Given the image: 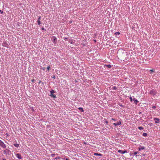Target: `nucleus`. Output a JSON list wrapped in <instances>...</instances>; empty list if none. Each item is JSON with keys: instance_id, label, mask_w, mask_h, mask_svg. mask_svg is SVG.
<instances>
[{"instance_id": "nucleus-26", "label": "nucleus", "mask_w": 160, "mask_h": 160, "mask_svg": "<svg viewBox=\"0 0 160 160\" xmlns=\"http://www.w3.org/2000/svg\"><path fill=\"white\" fill-rule=\"evenodd\" d=\"M119 105L121 107H123V106L121 104H119Z\"/></svg>"}, {"instance_id": "nucleus-31", "label": "nucleus", "mask_w": 160, "mask_h": 160, "mask_svg": "<svg viewBox=\"0 0 160 160\" xmlns=\"http://www.w3.org/2000/svg\"><path fill=\"white\" fill-rule=\"evenodd\" d=\"M105 122L107 124H108V122L107 121H106Z\"/></svg>"}, {"instance_id": "nucleus-34", "label": "nucleus", "mask_w": 160, "mask_h": 160, "mask_svg": "<svg viewBox=\"0 0 160 160\" xmlns=\"http://www.w3.org/2000/svg\"><path fill=\"white\" fill-rule=\"evenodd\" d=\"M52 78H53V79H55L56 77L55 76H53Z\"/></svg>"}, {"instance_id": "nucleus-30", "label": "nucleus", "mask_w": 160, "mask_h": 160, "mask_svg": "<svg viewBox=\"0 0 160 160\" xmlns=\"http://www.w3.org/2000/svg\"><path fill=\"white\" fill-rule=\"evenodd\" d=\"M0 12H1V13L2 14L3 13V11H2L1 10H0Z\"/></svg>"}, {"instance_id": "nucleus-9", "label": "nucleus", "mask_w": 160, "mask_h": 160, "mask_svg": "<svg viewBox=\"0 0 160 160\" xmlns=\"http://www.w3.org/2000/svg\"><path fill=\"white\" fill-rule=\"evenodd\" d=\"M104 67H107L108 68H110L112 67L111 65L110 64H108V65L105 64L104 65Z\"/></svg>"}, {"instance_id": "nucleus-7", "label": "nucleus", "mask_w": 160, "mask_h": 160, "mask_svg": "<svg viewBox=\"0 0 160 160\" xmlns=\"http://www.w3.org/2000/svg\"><path fill=\"white\" fill-rule=\"evenodd\" d=\"M121 124V122L120 121H119L118 122H117L116 123H114L113 124L115 126H118Z\"/></svg>"}, {"instance_id": "nucleus-12", "label": "nucleus", "mask_w": 160, "mask_h": 160, "mask_svg": "<svg viewBox=\"0 0 160 160\" xmlns=\"http://www.w3.org/2000/svg\"><path fill=\"white\" fill-rule=\"evenodd\" d=\"M50 94H53L54 93H55L56 92V91H54V90H52L50 91Z\"/></svg>"}, {"instance_id": "nucleus-39", "label": "nucleus", "mask_w": 160, "mask_h": 160, "mask_svg": "<svg viewBox=\"0 0 160 160\" xmlns=\"http://www.w3.org/2000/svg\"><path fill=\"white\" fill-rule=\"evenodd\" d=\"M41 82H42V81H41L40 80L38 83H39V84H40Z\"/></svg>"}, {"instance_id": "nucleus-46", "label": "nucleus", "mask_w": 160, "mask_h": 160, "mask_svg": "<svg viewBox=\"0 0 160 160\" xmlns=\"http://www.w3.org/2000/svg\"><path fill=\"white\" fill-rule=\"evenodd\" d=\"M44 82H42V84H44Z\"/></svg>"}, {"instance_id": "nucleus-33", "label": "nucleus", "mask_w": 160, "mask_h": 160, "mask_svg": "<svg viewBox=\"0 0 160 160\" xmlns=\"http://www.w3.org/2000/svg\"><path fill=\"white\" fill-rule=\"evenodd\" d=\"M138 149L139 151H140L141 150L140 147L138 148Z\"/></svg>"}, {"instance_id": "nucleus-49", "label": "nucleus", "mask_w": 160, "mask_h": 160, "mask_svg": "<svg viewBox=\"0 0 160 160\" xmlns=\"http://www.w3.org/2000/svg\"><path fill=\"white\" fill-rule=\"evenodd\" d=\"M1 75H0V77H1Z\"/></svg>"}, {"instance_id": "nucleus-5", "label": "nucleus", "mask_w": 160, "mask_h": 160, "mask_svg": "<svg viewBox=\"0 0 160 160\" xmlns=\"http://www.w3.org/2000/svg\"><path fill=\"white\" fill-rule=\"evenodd\" d=\"M118 152L121 153V154H124L127 152V150L122 151L121 150H118Z\"/></svg>"}, {"instance_id": "nucleus-35", "label": "nucleus", "mask_w": 160, "mask_h": 160, "mask_svg": "<svg viewBox=\"0 0 160 160\" xmlns=\"http://www.w3.org/2000/svg\"><path fill=\"white\" fill-rule=\"evenodd\" d=\"M31 81H32V82H34V79H32L31 80Z\"/></svg>"}, {"instance_id": "nucleus-17", "label": "nucleus", "mask_w": 160, "mask_h": 160, "mask_svg": "<svg viewBox=\"0 0 160 160\" xmlns=\"http://www.w3.org/2000/svg\"><path fill=\"white\" fill-rule=\"evenodd\" d=\"M114 34L116 36L120 34V33L119 32H115Z\"/></svg>"}, {"instance_id": "nucleus-6", "label": "nucleus", "mask_w": 160, "mask_h": 160, "mask_svg": "<svg viewBox=\"0 0 160 160\" xmlns=\"http://www.w3.org/2000/svg\"><path fill=\"white\" fill-rule=\"evenodd\" d=\"M153 120L155 121V122L156 123H158L160 122V119L158 118H154Z\"/></svg>"}, {"instance_id": "nucleus-15", "label": "nucleus", "mask_w": 160, "mask_h": 160, "mask_svg": "<svg viewBox=\"0 0 160 160\" xmlns=\"http://www.w3.org/2000/svg\"><path fill=\"white\" fill-rule=\"evenodd\" d=\"M13 145H14V146L15 147H17V148H18V147L19 146V144H15V143H14L13 144Z\"/></svg>"}, {"instance_id": "nucleus-13", "label": "nucleus", "mask_w": 160, "mask_h": 160, "mask_svg": "<svg viewBox=\"0 0 160 160\" xmlns=\"http://www.w3.org/2000/svg\"><path fill=\"white\" fill-rule=\"evenodd\" d=\"M78 108L79 109V110L81 112H84V110H83V108H82V107H79Z\"/></svg>"}, {"instance_id": "nucleus-25", "label": "nucleus", "mask_w": 160, "mask_h": 160, "mask_svg": "<svg viewBox=\"0 0 160 160\" xmlns=\"http://www.w3.org/2000/svg\"><path fill=\"white\" fill-rule=\"evenodd\" d=\"M41 29L42 30H44L45 31H46V30L44 28H43V27Z\"/></svg>"}, {"instance_id": "nucleus-16", "label": "nucleus", "mask_w": 160, "mask_h": 160, "mask_svg": "<svg viewBox=\"0 0 160 160\" xmlns=\"http://www.w3.org/2000/svg\"><path fill=\"white\" fill-rule=\"evenodd\" d=\"M148 134L147 133L144 132L142 134V136L144 137L147 136Z\"/></svg>"}, {"instance_id": "nucleus-28", "label": "nucleus", "mask_w": 160, "mask_h": 160, "mask_svg": "<svg viewBox=\"0 0 160 160\" xmlns=\"http://www.w3.org/2000/svg\"><path fill=\"white\" fill-rule=\"evenodd\" d=\"M156 108V106H152V109H154V108Z\"/></svg>"}, {"instance_id": "nucleus-27", "label": "nucleus", "mask_w": 160, "mask_h": 160, "mask_svg": "<svg viewBox=\"0 0 160 160\" xmlns=\"http://www.w3.org/2000/svg\"><path fill=\"white\" fill-rule=\"evenodd\" d=\"M41 19V17L40 16H39L38 18V20H40Z\"/></svg>"}, {"instance_id": "nucleus-23", "label": "nucleus", "mask_w": 160, "mask_h": 160, "mask_svg": "<svg viewBox=\"0 0 160 160\" xmlns=\"http://www.w3.org/2000/svg\"><path fill=\"white\" fill-rule=\"evenodd\" d=\"M50 65L48 66L47 68V70H48V71H49L50 70Z\"/></svg>"}, {"instance_id": "nucleus-24", "label": "nucleus", "mask_w": 160, "mask_h": 160, "mask_svg": "<svg viewBox=\"0 0 160 160\" xmlns=\"http://www.w3.org/2000/svg\"><path fill=\"white\" fill-rule=\"evenodd\" d=\"M129 99L131 101H132L133 100V99H132V98L131 97H130L129 98Z\"/></svg>"}, {"instance_id": "nucleus-42", "label": "nucleus", "mask_w": 160, "mask_h": 160, "mask_svg": "<svg viewBox=\"0 0 160 160\" xmlns=\"http://www.w3.org/2000/svg\"><path fill=\"white\" fill-rule=\"evenodd\" d=\"M4 44H5V45H8V44L6 42L4 43Z\"/></svg>"}, {"instance_id": "nucleus-43", "label": "nucleus", "mask_w": 160, "mask_h": 160, "mask_svg": "<svg viewBox=\"0 0 160 160\" xmlns=\"http://www.w3.org/2000/svg\"><path fill=\"white\" fill-rule=\"evenodd\" d=\"M7 160L4 158H3L2 160Z\"/></svg>"}, {"instance_id": "nucleus-45", "label": "nucleus", "mask_w": 160, "mask_h": 160, "mask_svg": "<svg viewBox=\"0 0 160 160\" xmlns=\"http://www.w3.org/2000/svg\"><path fill=\"white\" fill-rule=\"evenodd\" d=\"M55 154H52V155H53V156H54Z\"/></svg>"}, {"instance_id": "nucleus-8", "label": "nucleus", "mask_w": 160, "mask_h": 160, "mask_svg": "<svg viewBox=\"0 0 160 160\" xmlns=\"http://www.w3.org/2000/svg\"><path fill=\"white\" fill-rule=\"evenodd\" d=\"M16 157L18 159H21L22 158V157L21 156L20 154L19 153H17L16 154Z\"/></svg>"}, {"instance_id": "nucleus-21", "label": "nucleus", "mask_w": 160, "mask_h": 160, "mask_svg": "<svg viewBox=\"0 0 160 160\" xmlns=\"http://www.w3.org/2000/svg\"><path fill=\"white\" fill-rule=\"evenodd\" d=\"M140 147H141V150H144L145 148V147L144 146H140Z\"/></svg>"}, {"instance_id": "nucleus-10", "label": "nucleus", "mask_w": 160, "mask_h": 160, "mask_svg": "<svg viewBox=\"0 0 160 160\" xmlns=\"http://www.w3.org/2000/svg\"><path fill=\"white\" fill-rule=\"evenodd\" d=\"M133 100L134 102V103L136 104H137V103L138 102V101L135 98H134L133 99Z\"/></svg>"}, {"instance_id": "nucleus-19", "label": "nucleus", "mask_w": 160, "mask_h": 160, "mask_svg": "<svg viewBox=\"0 0 160 160\" xmlns=\"http://www.w3.org/2000/svg\"><path fill=\"white\" fill-rule=\"evenodd\" d=\"M112 89L113 90H116L117 89V88H116L115 86H114L112 87Z\"/></svg>"}, {"instance_id": "nucleus-18", "label": "nucleus", "mask_w": 160, "mask_h": 160, "mask_svg": "<svg viewBox=\"0 0 160 160\" xmlns=\"http://www.w3.org/2000/svg\"><path fill=\"white\" fill-rule=\"evenodd\" d=\"M138 128L139 129V130H142L143 129V128L142 127H141V126H140V127H138Z\"/></svg>"}, {"instance_id": "nucleus-32", "label": "nucleus", "mask_w": 160, "mask_h": 160, "mask_svg": "<svg viewBox=\"0 0 160 160\" xmlns=\"http://www.w3.org/2000/svg\"><path fill=\"white\" fill-rule=\"evenodd\" d=\"M67 39H68V38H64V40H66Z\"/></svg>"}, {"instance_id": "nucleus-47", "label": "nucleus", "mask_w": 160, "mask_h": 160, "mask_svg": "<svg viewBox=\"0 0 160 160\" xmlns=\"http://www.w3.org/2000/svg\"><path fill=\"white\" fill-rule=\"evenodd\" d=\"M4 46L6 47H8V46Z\"/></svg>"}, {"instance_id": "nucleus-20", "label": "nucleus", "mask_w": 160, "mask_h": 160, "mask_svg": "<svg viewBox=\"0 0 160 160\" xmlns=\"http://www.w3.org/2000/svg\"><path fill=\"white\" fill-rule=\"evenodd\" d=\"M37 22H38V24L39 25H40V24H41V23L40 20H38Z\"/></svg>"}, {"instance_id": "nucleus-2", "label": "nucleus", "mask_w": 160, "mask_h": 160, "mask_svg": "<svg viewBox=\"0 0 160 160\" xmlns=\"http://www.w3.org/2000/svg\"><path fill=\"white\" fill-rule=\"evenodd\" d=\"M5 149L3 151V154L6 155H8L10 152V150L7 148Z\"/></svg>"}, {"instance_id": "nucleus-40", "label": "nucleus", "mask_w": 160, "mask_h": 160, "mask_svg": "<svg viewBox=\"0 0 160 160\" xmlns=\"http://www.w3.org/2000/svg\"><path fill=\"white\" fill-rule=\"evenodd\" d=\"M112 120H114V121H116V120H115V119H114L113 118H112Z\"/></svg>"}, {"instance_id": "nucleus-14", "label": "nucleus", "mask_w": 160, "mask_h": 160, "mask_svg": "<svg viewBox=\"0 0 160 160\" xmlns=\"http://www.w3.org/2000/svg\"><path fill=\"white\" fill-rule=\"evenodd\" d=\"M50 96L52 97H53V98H56V96L55 95H54L53 94H50Z\"/></svg>"}, {"instance_id": "nucleus-22", "label": "nucleus", "mask_w": 160, "mask_h": 160, "mask_svg": "<svg viewBox=\"0 0 160 160\" xmlns=\"http://www.w3.org/2000/svg\"><path fill=\"white\" fill-rule=\"evenodd\" d=\"M138 153V152H134L133 154L134 155H136V157H137L138 156H139V155L137 154Z\"/></svg>"}, {"instance_id": "nucleus-36", "label": "nucleus", "mask_w": 160, "mask_h": 160, "mask_svg": "<svg viewBox=\"0 0 160 160\" xmlns=\"http://www.w3.org/2000/svg\"><path fill=\"white\" fill-rule=\"evenodd\" d=\"M45 68H42V69L43 70H45Z\"/></svg>"}, {"instance_id": "nucleus-48", "label": "nucleus", "mask_w": 160, "mask_h": 160, "mask_svg": "<svg viewBox=\"0 0 160 160\" xmlns=\"http://www.w3.org/2000/svg\"><path fill=\"white\" fill-rule=\"evenodd\" d=\"M63 159H65V158H64Z\"/></svg>"}, {"instance_id": "nucleus-1", "label": "nucleus", "mask_w": 160, "mask_h": 160, "mask_svg": "<svg viewBox=\"0 0 160 160\" xmlns=\"http://www.w3.org/2000/svg\"><path fill=\"white\" fill-rule=\"evenodd\" d=\"M51 39L54 44H56L57 43L58 40L57 38L54 36H53L51 37Z\"/></svg>"}, {"instance_id": "nucleus-4", "label": "nucleus", "mask_w": 160, "mask_h": 160, "mask_svg": "<svg viewBox=\"0 0 160 160\" xmlns=\"http://www.w3.org/2000/svg\"><path fill=\"white\" fill-rule=\"evenodd\" d=\"M0 146L4 149L6 148V146L1 140H0Z\"/></svg>"}, {"instance_id": "nucleus-38", "label": "nucleus", "mask_w": 160, "mask_h": 160, "mask_svg": "<svg viewBox=\"0 0 160 160\" xmlns=\"http://www.w3.org/2000/svg\"><path fill=\"white\" fill-rule=\"evenodd\" d=\"M150 71H151V72H154V70H150Z\"/></svg>"}, {"instance_id": "nucleus-41", "label": "nucleus", "mask_w": 160, "mask_h": 160, "mask_svg": "<svg viewBox=\"0 0 160 160\" xmlns=\"http://www.w3.org/2000/svg\"><path fill=\"white\" fill-rule=\"evenodd\" d=\"M93 41L94 42H96V40L95 39L93 40Z\"/></svg>"}, {"instance_id": "nucleus-11", "label": "nucleus", "mask_w": 160, "mask_h": 160, "mask_svg": "<svg viewBox=\"0 0 160 160\" xmlns=\"http://www.w3.org/2000/svg\"><path fill=\"white\" fill-rule=\"evenodd\" d=\"M94 155H95L98 156H102V154L101 153H94Z\"/></svg>"}, {"instance_id": "nucleus-44", "label": "nucleus", "mask_w": 160, "mask_h": 160, "mask_svg": "<svg viewBox=\"0 0 160 160\" xmlns=\"http://www.w3.org/2000/svg\"><path fill=\"white\" fill-rule=\"evenodd\" d=\"M142 155H143V156H145V154H143Z\"/></svg>"}, {"instance_id": "nucleus-29", "label": "nucleus", "mask_w": 160, "mask_h": 160, "mask_svg": "<svg viewBox=\"0 0 160 160\" xmlns=\"http://www.w3.org/2000/svg\"><path fill=\"white\" fill-rule=\"evenodd\" d=\"M60 158V157H56V158H55V159H56V160H57L58 159H59V158Z\"/></svg>"}, {"instance_id": "nucleus-37", "label": "nucleus", "mask_w": 160, "mask_h": 160, "mask_svg": "<svg viewBox=\"0 0 160 160\" xmlns=\"http://www.w3.org/2000/svg\"><path fill=\"white\" fill-rule=\"evenodd\" d=\"M65 160H69L68 158H65Z\"/></svg>"}, {"instance_id": "nucleus-3", "label": "nucleus", "mask_w": 160, "mask_h": 160, "mask_svg": "<svg viewBox=\"0 0 160 160\" xmlns=\"http://www.w3.org/2000/svg\"><path fill=\"white\" fill-rule=\"evenodd\" d=\"M157 93V92L156 90L152 89L150 91L149 94L153 96L155 95Z\"/></svg>"}]
</instances>
